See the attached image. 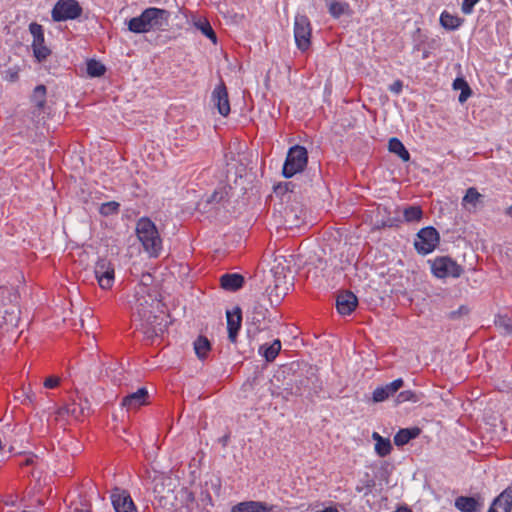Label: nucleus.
I'll return each instance as SVG.
<instances>
[{
	"instance_id": "1",
	"label": "nucleus",
	"mask_w": 512,
	"mask_h": 512,
	"mask_svg": "<svg viewBox=\"0 0 512 512\" xmlns=\"http://www.w3.org/2000/svg\"><path fill=\"white\" fill-rule=\"evenodd\" d=\"M170 13L167 10L150 7L140 16L128 21V29L133 33H146L151 30H163L169 23Z\"/></svg>"
},
{
	"instance_id": "2",
	"label": "nucleus",
	"mask_w": 512,
	"mask_h": 512,
	"mask_svg": "<svg viewBox=\"0 0 512 512\" xmlns=\"http://www.w3.org/2000/svg\"><path fill=\"white\" fill-rule=\"evenodd\" d=\"M19 295L16 290L0 286V329L10 331L20 319Z\"/></svg>"
},
{
	"instance_id": "3",
	"label": "nucleus",
	"mask_w": 512,
	"mask_h": 512,
	"mask_svg": "<svg viewBox=\"0 0 512 512\" xmlns=\"http://www.w3.org/2000/svg\"><path fill=\"white\" fill-rule=\"evenodd\" d=\"M136 234L150 257H158L162 250V239L155 224L149 218H141L136 224Z\"/></svg>"
},
{
	"instance_id": "4",
	"label": "nucleus",
	"mask_w": 512,
	"mask_h": 512,
	"mask_svg": "<svg viewBox=\"0 0 512 512\" xmlns=\"http://www.w3.org/2000/svg\"><path fill=\"white\" fill-rule=\"evenodd\" d=\"M308 162V153L303 146L295 145L287 153L283 165V175L285 178H291L295 174L302 172Z\"/></svg>"
},
{
	"instance_id": "5",
	"label": "nucleus",
	"mask_w": 512,
	"mask_h": 512,
	"mask_svg": "<svg viewBox=\"0 0 512 512\" xmlns=\"http://www.w3.org/2000/svg\"><path fill=\"white\" fill-rule=\"evenodd\" d=\"M135 319L140 317H151L152 312L159 310V302L148 292L147 286L141 285L136 291Z\"/></svg>"
},
{
	"instance_id": "6",
	"label": "nucleus",
	"mask_w": 512,
	"mask_h": 512,
	"mask_svg": "<svg viewBox=\"0 0 512 512\" xmlns=\"http://www.w3.org/2000/svg\"><path fill=\"white\" fill-rule=\"evenodd\" d=\"M291 286V282L285 275L274 272L271 281L266 287V294L272 306H277L287 295Z\"/></svg>"
},
{
	"instance_id": "7",
	"label": "nucleus",
	"mask_w": 512,
	"mask_h": 512,
	"mask_svg": "<svg viewBox=\"0 0 512 512\" xmlns=\"http://www.w3.org/2000/svg\"><path fill=\"white\" fill-rule=\"evenodd\" d=\"M431 270L433 275L440 279L458 278L463 273V268L448 256L437 257L431 261Z\"/></svg>"
},
{
	"instance_id": "8",
	"label": "nucleus",
	"mask_w": 512,
	"mask_h": 512,
	"mask_svg": "<svg viewBox=\"0 0 512 512\" xmlns=\"http://www.w3.org/2000/svg\"><path fill=\"white\" fill-rule=\"evenodd\" d=\"M312 28L306 15L297 14L294 21V38L299 50L307 51L311 45Z\"/></svg>"
},
{
	"instance_id": "9",
	"label": "nucleus",
	"mask_w": 512,
	"mask_h": 512,
	"mask_svg": "<svg viewBox=\"0 0 512 512\" xmlns=\"http://www.w3.org/2000/svg\"><path fill=\"white\" fill-rule=\"evenodd\" d=\"M135 321L139 322L137 328L141 330L148 339H154L162 335L166 327L163 313L157 315L155 312H152L151 317H140L135 319Z\"/></svg>"
},
{
	"instance_id": "10",
	"label": "nucleus",
	"mask_w": 512,
	"mask_h": 512,
	"mask_svg": "<svg viewBox=\"0 0 512 512\" xmlns=\"http://www.w3.org/2000/svg\"><path fill=\"white\" fill-rule=\"evenodd\" d=\"M94 274L98 285L104 290L112 288L115 281V266L107 258H99L94 266Z\"/></svg>"
},
{
	"instance_id": "11",
	"label": "nucleus",
	"mask_w": 512,
	"mask_h": 512,
	"mask_svg": "<svg viewBox=\"0 0 512 512\" xmlns=\"http://www.w3.org/2000/svg\"><path fill=\"white\" fill-rule=\"evenodd\" d=\"M82 13V8L76 0H58L52 10L54 21L76 19Z\"/></svg>"
},
{
	"instance_id": "12",
	"label": "nucleus",
	"mask_w": 512,
	"mask_h": 512,
	"mask_svg": "<svg viewBox=\"0 0 512 512\" xmlns=\"http://www.w3.org/2000/svg\"><path fill=\"white\" fill-rule=\"evenodd\" d=\"M439 233L433 227H426L419 231L415 248L421 254L432 252L439 243Z\"/></svg>"
},
{
	"instance_id": "13",
	"label": "nucleus",
	"mask_w": 512,
	"mask_h": 512,
	"mask_svg": "<svg viewBox=\"0 0 512 512\" xmlns=\"http://www.w3.org/2000/svg\"><path fill=\"white\" fill-rule=\"evenodd\" d=\"M29 30L33 36L32 48L34 56L38 61H43L50 55V50L44 45L42 26L37 23H31Z\"/></svg>"
},
{
	"instance_id": "14",
	"label": "nucleus",
	"mask_w": 512,
	"mask_h": 512,
	"mask_svg": "<svg viewBox=\"0 0 512 512\" xmlns=\"http://www.w3.org/2000/svg\"><path fill=\"white\" fill-rule=\"evenodd\" d=\"M111 500L116 512H137L130 494L123 489L115 488L112 491Z\"/></svg>"
},
{
	"instance_id": "15",
	"label": "nucleus",
	"mask_w": 512,
	"mask_h": 512,
	"mask_svg": "<svg viewBox=\"0 0 512 512\" xmlns=\"http://www.w3.org/2000/svg\"><path fill=\"white\" fill-rule=\"evenodd\" d=\"M231 512H280L276 505H269L262 501H243L231 508Z\"/></svg>"
},
{
	"instance_id": "16",
	"label": "nucleus",
	"mask_w": 512,
	"mask_h": 512,
	"mask_svg": "<svg viewBox=\"0 0 512 512\" xmlns=\"http://www.w3.org/2000/svg\"><path fill=\"white\" fill-rule=\"evenodd\" d=\"M148 391L146 388H139L136 392H133L125 396L121 402L123 408L127 411L137 410L143 405L148 403Z\"/></svg>"
},
{
	"instance_id": "17",
	"label": "nucleus",
	"mask_w": 512,
	"mask_h": 512,
	"mask_svg": "<svg viewBox=\"0 0 512 512\" xmlns=\"http://www.w3.org/2000/svg\"><path fill=\"white\" fill-rule=\"evenodd\" d=\"M357 305L358 299L350 291H343L337 296L336 307L341 315H350Z\"/></svg>"
},
{
	"instance_id": "18",
	"label": "nucleus",
	"mask_w": 512,
	"mask_h": 512,
	"mask_svg": "<svg viewBox=\"0 0 512 512\" xmlns=\"http://www.w3.org/2000/svg\"><path fill=\"white\" fill-rule=\"evenodd\" d=\"M212 99L215 103V106L218 109V112L222 116H227L230 112V104L228 99V92L226 86L223 82H221L212 93Z\"/></svg>"
},
{
	"instance_id": "19",
	"label": "nucleus",
	"mask_w": 512,
	"mask_h": 512,
	"mask_svg": "<svg viewBox=\"0 0 512 512\" xmlns=\"http://www.w3.org/2000/svg\"><path fill=\"white\" fill-rule=\"evenodd\" d=\"M403 385L404 381L399 378L389 384L377 387L373 391V401L376 403L385 401L390 396L394 395L399 389H401Z\"/></svg>"
},
{
	"instance_id": "20",
	"label": "nucleus",
	"mask_w": 512,
	"mask_h": 512,
	"mask_svg": "<svg viewBox=\"0 0 512 512\" xmlns=\"http://www.w3.org/2000/svg\"><path fill=\"white\" fill-rule=\"evenodd\" d=\"M90 405L87 400L73 401L60 410V414L66 413L76 420H80L89 415Z\"/></svg>"
},
{
	"instance_id": "21",
	"label": "nucleus",
	"mask_w": 512,
	"mask_h": 512,
	"mask_svg": "<svg viewBox=\"0 0 512 512\" xmlns=\"http://www.w3.org/2000/svg\"><path fill=\"white\" fill-rule=\"evenodd\" d=\"M241 323L242 313L240 308L236 307L233 311H227L228 338L232 343L236 342Z\"/></svg>"
},
{
	"instance_id": "22",
	"label": "nucleus",
	"mask_w": 512,
	"mask_h": 512,
	"mask_svg": "<svg viewBox=\"0 0 512 512\" xmlns=\"http://www.w3.org/2000/svg\"><path fill=\"white\" fill-rule=\"evenodd\" d=\"M512 509V488L505 489L492 503L488 512H510Z\"/></svg>"
},
{
	"instance_id": "23",
	"label": "nucleus",
	"mask_w": 512,
	"mask_h": 512,
	"mask_svg": "<svg viewBox=\"0 0 512 512\" xmlns=\"http://www.w3.org/2000/svg\"><path fill=\"white\" fill-rule=\"evenodd\" d=\"M482 505L480 499L475 497L460 496L455 500V507L461 512H478Z\"/></svg>"
},
{
	"instance_id": "24",
	"label": "nucleus",
	"mask_w": 512,
	"mask_h": 512,
	"mask_svg": "<svg viewBox=\"0 0 512 512\" xmlns=\"http://www.w3.org/2000/svg\"><path fill=\"white\" fill-rule=\"evenodd\" d=\"M483 195L476 188L470 187L462 198V206L469 212H475L478 205L482 202Z\"/></svg>"
},
{
	"instance_id": "25",
	"label": "nucleus",
	"mask_w": 512,
	"mask_h": 512,
	"mask_svg": "<svg viewBox=\"0 0 512 512\" xmlns=\"http://www.w3.org/2000/svg\"><path fill=\"white\" fill-rule=\"evenodd\" d=\"M221 287L227 291H237L244 284V277L237 273H227L220 278Z\"/></svg>"
},
{
	"instance_id": "26",
	"label": "nucleus",
	"mask_w": 512,
	"mask_h": 512,
	"mask_svg": "<svg viewBox=\"0 0 512 512\" xmlns=\"http://www.w3.org/2000/svg\"><path fill=\"white\" fill-rule=\"evenodd\" d=\"M372 439L375 441V452L379 457H386L392 451V444L389 438L382 437L379 433L373 432Z\"/></svg>"
},
{
	"instance_id": "27",
	"label": "nucleus",
	"mask_w": 512,
	"mask_h": 512,
	"mask_svg": "<svg viewBox=\"0 0 512 512\" xmlns=\"http://www.w3.org/2000/svg\"><path fill=\"white\" fill-rule=\"evenodd\" d=\"M280 350L281 341L279 339H276L273 341L271 345H261L259 348V353L266 359L267 362H272L275 360Z\"/></svg>"
},
{
	"instance_id": "28",
	"label": "nucleus",
	"mask_w": 512,
	"mask_h": 512,
	"mask_svg": "<svg viewBox=\"0 0 512 512\" xmlns=\"http://www.w3.org/2000/svg\"><path fill=\"white\" fill-rule=\"evenodd\" d=\"M463 22V18L450 14L447 11H443L440 15V24L447 30H456L463 24Z\"/></svg>"
},
{
	"instance_id": "29",
	"label": "nucleus",
	"mask_w": 512,
	"mask_h": 512,
	"mask_svg": "<svg viewBox=\"0 0 512 512\" xmlns=\"http://www.w3.org/2000/svg\"><path fill=\"white\" fill-rule=\"evenodd\" d=\"M420 434L419 428L401 429L394 436V443L396 446H403L410 440L416 438Z\"/></svg>"
},
{
	"instance_id": "30",
	"label": "nucleus",
	"mask_w": 512,
	"mask_h": 512,
	"mask_svg": "<svg viewBox=\"0 0 512 512\" xmlns=\"http://www.w3.org/2000/svg\"><path fill=\"white\" fill-rule=\"evenodd\" d=\"M329 13L334 18H339L341 15L350 13V6L346 2L336 0H326Z\"/></svg>"
},
{
	"instance_id": "31",
	"label": "nucleus",
	"mask_w": 512,
	"mask_h": 512,
	"mask_svg": "<svg viewBox=\"0 0 512 512\" xmlns=\"http://www.w3.org/2000/svg\"><path fill=\"white\" fill-rule=\"evenodd\" d=\"M388 147L390 152L397 154L403 161H409L410 154L399 139L391 138Z\"/></svg>"
},
{
	"instance_id": "32",
	"label": "nucleus",
	"mask_w": 512,
	"mask_h": 512,
	"mask_svg": "<svg viewBox=\"0 0 512 512\" xmlns=\"http://www.w3.org/2000/svg\"><path fill=\"white\" fill-rule=\"evenodd\" d=\"M211 349L209 340L204 336H199L194 342V350L199 359L207 357Z\"/></svg>"
},
{
	"instance_id": "33",
	"label": "nucleus",
	"mask_w": 512,
	"mask_h": 512,
	"mask_svg": "<svg viewBox=\"0 0 512 512\" xmlns=\"http://www.w3.org/2000/svg\"><path fill=\"white\" fill-rule=\"evenodd\" d=\"M455 90H461L459 95V102L464 103L471 95L472 91L468 83L463 78H456L453 82Z\"/></svg>"
},
{
	"instance_id": "34",
	"label": "nucleus",
	"mask_w": 512,
	"mask_h": 512,
	"mask_svg": "<svg viewBox=\"0 0 512 512\" xmlns=\"http://www.w3.org/2000/svg\"><path fill=\"white\" fill-rule=\"evenodd\" d=\"M406 222H418L421 220L423 212L420 206H408L403 210Z\"/></svg>"
},
{
	"instance_id": "35",
	"label": "nucleus",
	"mask_w": 512,
	"mask_h": 512,
	"mask_svg": "<svg viewBox=\"0 0 512 512\" xmlns=\"http://www.w3.org/2000/svg\"><path fill=\"white\" fill-rule=\"evenodd\" d=\"M105 70V66L94 59L87 62V73L91 77H100L105 73Z\"/></svg>"
},
{
	"instance_id": "36",
	"label": "nucleus",
	"mask_w": 512,
	"mask_h": 512,
	"mask_svg": "<svg viewBox=\"0 0 512 512\" xmlns=\"http://www.w3.org/2000/svg\"><path fill=\"white\" fill-rule=\"evenodd\" d=\"M195 26L197 29H199L206 37H208L209 39H211L213 41V43H216L217 41V37H216V34L214 32V30L212 29L210 23L206 20H199L197 22H195Z\"/></svg>"
},
{
	"instance_id": "37",
	"label": "nucleus",
	"mask_w": 512,
	"mask_h": 512,
	"mask_svg": "<svg viewBox=\"0 0 512 512\" xmlns=\"http://www.w3.org/2000/svg\"><path fill=\"white\" fill-rule=\"evenodd\" d=\"M46 87L38 85L33 92L32 100L38 108H43L45 105Z\"/></svg>"
},
{
	"instance_id": "38",
	"label": "nucleus",
	"mask_w": 512,
	"mask_h": 512,
	"mask_svg": "<svg viewBox=\"0 0 512 512\" xmlns=\"http://www.w3.org/2000/svg\"><path fill=\"white\" fill-rule=\"evenodd\" d=\"M495 325L505 333H512V317L508 315H498L495 319Z\"/></svg>"
},
{
	"instance_id": "39",
	"label": "nucleus",
	"mask_w": 512,
	"mask_h": 512,
	"mask_svg": "<svg viewBox=\"0 0 512 512\" xmlns=\"http://www.w3.org/2000/svg\"><path fill=\"white\" fill-rule=\"evenodd\" d=\"M419 400H420V396L411 390H405V391L400 392L396 398V402L398 404L405 403V402H414L415 403V402H418Z\"/></svg>"
},
{
	"instance_id": "40",
	"label": "nucleus",
	"mask_w": 512,
	"mask_h": 512,
	"mask_svg": "<svg viewBox=\"0 0 512 512\" xmlns=\"http://www.w3.org/2000/svg\"><path fill=\"white\" fill-rule=\"evenodd\" d=\"M119 206V203L115 201L106 202L100 206L99 212L104 216L115 214L118 212Z\"/></svg>"
},
{
	"instance_id": "41",
	"label": "nucleus",
	"mask_w": 512,
	"mask_h": 512,
	"mask_svg": "<svg viewBox=\"0 0 512 512\" xmlns=\"http://www.w3.org/2000/svg\"><path fill=\"white\" fill-rule=\"evenodd\" d=\"M227 197V191L224 187L216 189L207 199L208 203H221Z\"/></svg>"
},
{
	"instance_id": "42",
	"label": "nucleus",
	"mask_w": 512,
	"mask_h": 512,
	"mask_svg": "<svg viewBox=\"0 0 512 512\" xmlns=\"http://www.w3.org/2000/svg\"><path fill=\"white\" fill-rule=\"evenodd\" d=\"M61 382V378L56 375H51L45 378L43 385L47 389H54L59 386Z\"/></svg>"
},
{
	"instance_id": "43",
	"label": "nucleus",
	"mask_w": 512,
	"mask_h": 512,
	"mask_svg": "<svg viewBox=\"0 0 512 512\" xmlns=\"http://www.w3.org/2000/svg\"><path fill=\"white\" fill-rule=\"evenodd\" d=\"M480 0H463L461 5V10L464 14L468 15L471 14L474 6L479 2Z\"/></svg>"
},
{
	"instance_id": "44",
	"label": "nucleus",
	"mask_w": 512,
	"mask_h": 512,
	"mask_svg": "<svg viewBox=\"0 0 512 512\" xmlns=\"http://www.w3.org/2000/svg\"><path fill=\"white\" fill-rule=\"evenodd\" d=\"M403 89V82L401 80L394 81L390 86L389 90L395 94H399Z\"/></svg>"
},
{
	"instance_id": "45",
	"label": "nucleus",
	"mask_w": 512,
	"mask_h": 512,
	"mask_svg": "<svg viewBox=\"0 0 512 512\" xmlns=\"http://www.w3.org/2000/svg\"><path fill=\"white\" fill-rule=\"evenodd\" d=\"M5 78L10 82L16 81L18 79V71L9 69L8 71H6Z\"/></svg>"
},
{
	"instance_id": "46",
	"label": "nucleus",
	"mask_w": 512,
	"mask_h": 512,
	"mask_svg": "<svg viewBox=\"0 0 512 512\" xmlns=\"http://www.w3.org/2000/svg\"><path fill=\"white\" fill-rule=\"evenodd\" d=\"M467 313H468V309L466 307L462 306V307H460V309L458 311L451 312L450 317L456 318L458 315L467 314Z\"/></svg>"
},
{
	"instance_id": "47",
	"label": "nucleus",
	"mask_w": 512,
	"mask_h": 512,
	"mask_svg": "<svg viewBox=\"0 0 512 512\" xmlns=\"http://www.w3.org/2000/svg\"><path fill=\"white\" fill-rule=\"evenodd\" d=\"M34 459L35 457L34 456H29L25 459V461L23 463H21L20 465H32L34 463Z\"/></svg>"
},
{
	"instance_id": "48",
	"label": "nucleus",
	"mask_w": 512,
	"mask_h": 512,
	"mask_svg": "<svg viewBox=\"0 0 512 512\" xmlns=\"http://www.w3.org/2000/svg\"><path fill=\"white\" fill-rule=\"evenodd\" d=\"M506 214L510 217H512V205L509 206L507 209H506Z\"/></svg>"
},
{
	"instance_id": "49",
	"label": "nucleus",
	"mask_w": 512,
	"mask_h": 512,
	"mask_svg": "<svg viewBox=\"0 0 512 512\" xmlns=\"http://www.w3.org/2000/svg\"><path fill=\"white\" fill-rule=\"evenodd\" d=\"M74 512H90L87 509H75Z\"/></svg>"
},
{
	"instance_id": "50",
	"label": "nucleus",
	"mask_w": 512,
	"mask_h": 512,
	"mask_svg": "<svg viewBox=\"0 0 512 512\" xmlns=\"http://www.w3.org/2000/svg\"><path fill=\"white\" fill-rule=\"evenodd\" d=\"M26 398L31 401V397H30V390L26 393Z\"/></svg>"
}]
</instances>
